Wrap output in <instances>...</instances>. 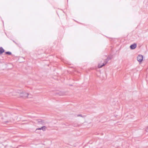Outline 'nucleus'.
Instances as JSON below:
<instances>
[{"label": "nucleus", "instance_id": "nucleus-1", "mask_svg": "<svg viewBox=\"0 0 148 148\" xmlns=\"http://www.w3.org/2000/svg\"><path fill=\"white\" fill-rule=\"evenodd\" d=\"M19 91V92H18V93H19L20 97L26 98L29 95L28 93H26L24 91L21 92L20 91Z\"/></svg>", "mask_w": 148, "mask_h": 148}, {"label": "nucleus", "instance_id": "nucleus-2", "mask_svg": "<svg viewBox=\"0 0 148 148\" xmlns=\"http://www.w3.org/2000/svg\"><path fill=\"white\" fill-rule=\"evenodd\" d=\"M111 59V58L110 57H108L106 60H105L103 64L102 65H101L100 64H99L98 65V67L101 68L103 66H104L108 62V61Z\"/></svg>", "mask_w": 148, "mask_h": 148}, {"label": "nucleus", "instance_id": "nucleus-3", "mask_svg": "<svg viewBox=\"0 0 148 148\" xmlns=\"http://www.w3.org/2000/svg\"><path fill=\"white\" fill-rule=\"evenodd\" d=\"M137 60L140 62H141L143 60V56L140 55H138L137 57Z\"/></svg>", "mask_w": 148, "mask_h": 148}, {"label": "nucleus", "instance_id": "nucleus-4", "mask_svg": "<svg viewBox=\"0 0 148 148\" xmlns=\"http://www.w3.org/2000/svg\"><path fill=\"white\" fill-rule=\"evenodd\" d=\"M137 46V45L136 43H134L130 45V47L131 49H134L136 48Z\"/></svg>", "mask_w": 148, "mask_h": 148}, {"label": "nucleus", "instance_id": "nucleus-5", "mask_svg": "<svg viewBox=\"0 0 148 148\" xmlns=\"http://www.w3.org/2000/svg\"><path fill=\"white\" fill-rule=\"evenodd\" d=\"M46 127L45 126H42V127L39 128H37L36 129V130H42L43 131H45L46 130Z\"/></svg>", "mask_w": 148, "mask_h": 148}, {"label": "nucleus", "instance_id": "nucleus-6", "mask_svg": "<svg viewBox=\"0 0 148 148\" xmlns=\"http://www.w3.org/2000/svg\"><path fill=\"white\" fill-rule=\"evenodd\" d=\"M4 50L3 48L1 47H0V55L3 52H4Z\"/></svg>", "mask_w": 148, "mask_h": 148}, {"label": "nucleus", "instance_id": "nucleus-7", "mask_svg": "<svg viewBox=\"0 0 148 148\" xmlns=\"http://www.w3.org/2000/svg\"><path fill=\"white\" fill-rule=\"evenodd\" d=\"M38 122L40 124H42V123H44V121L41 120V119L38 120Z\"/></svg>", "mask_w": 148, "mask_h": 148}, {"label": "nucleus", "instance_id": "nucleus-8", "mask_svg": "<svg viewBox=\"0 0 148 148\" xmlns=\"http://www.w3.org/2000/svg\"><path fill=\"white\" fill-rule=\"evenodd\" d=\"M6 54H8L9 55H10L12 54V53L11 52L9 51L6 52L5 53Z\"/></svg>", "mask_w": 148, "mask_h": 148}, {"label": "nucleus", "instance_id": "nucleus-9", "mask_svg": "<svg viewBox=\"0 0 148 148\" xmlns=\"http://www.w3.org/2000/svg\"><path fill=\"white\" fill-rule=\"evenodd\" d=\"M77 117H79V116H80V117H83L84 116H83L81 114H78V115H77Z\"/></svg>", "mask_w": 148, "mask_h": 148}, {"label": "nucleus", "instance_id": "nucleus-10", "mask_svg": "<svg viewBox=\"0 0 148 148\" xmlns=\"http://www.w3.org/2000/svg\"><path fill=\"white\" fill-rule=\"evenodd\" d=\"M146 130L147 132H148V126L147 127Z\"/></svg>", "mask_w": 148, "mask_h": 148}, {"label": "nucleus", "instance_id": "nucleus-11", "mask_svg": "<svg viewBox=\"0 0 148 148\" xmlns=\"http://www.w3.org/2000/svg\"><path fill=\"white\" fill-rule=\"evenodd\" d=\"M74 126H77V125H74Z\"/></svg>", "mask_w": 148, "mask_h": 148}]
</instances>
